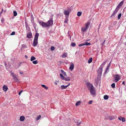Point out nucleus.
Wrapping results in <instances>:
<instances>
[{"label":"nucleus","mask_w":126,"mask_h":126,"mask_svg":"<svg viewBox=\"0 0 126 126\" xmlns=\"http://www.w3.org/2000/svg\"><path fill=\"white\" fill-rule=\"evenodd\" d=\"M51 50L52 51H53L55 49V47L53 46H51L50 48Z\"/></svg>","instance_id":"c03bdc74"},{"label":"nucleus","mask_w":126,"mask_h":126,"mask_svg":"<svg viewBox=\"0 0 126 126\" xmlns=\"http://www.w3.org/2000/svg\"><path fill=\"white\" fill-rule=\"evenodd\" d=\"M99 28H100V27H98V31H99Z\"/></svg>","instance_id":"0e129e2a"},{"label":"nucleus","mask_w":126,"mask_h":126,"mask_svg":"<svg viewBox=\"0 0 126 126\" xmlns=\"http://www.w3.org/2000/svg\"><path fill=\"white\" fill-rule=\"evenodd\" d=\"M39 36V34L38 33H36L35 35L33 42L32 44V46L34 47L36 46L38 44V39Z\"/></svg>","instance_id":"f03ea898"},{"label":"nucleus","mask_w":126,"mask_h":126,"mask_svg":"<svg viewBox=\"0 0 126 126\" xmlns=\"http://www.w3.org/2000/svg\"><path fill=\"white\" fill-rule=\"evenodd\" d=\"M84 45H85L84 43H83V44H80L79 45V47H81V46H84Z\"/></svg>","instance_id":"49530a36"},{"label":"nucleus","mask_w":126,"mask_h":126,"mask_svg":"<svg viewBox=\"0 0 126 126\" xmlns=\"http://www.w3.org/2000/svg\"><path fill=\"white\" fill-rule=\"evenodd\" d=\"M36 59V58L34 56H32L31 58V61H33Z\"/></svg>","instance_id":"c756f323"},{"label":"nucleus","mask_w":126,"mask_h":126,"mask_svg":"<svg viewBox=\"0 0 126 126\" xmlns=\"http://www.w3.org/2000/svg\"><path fill=\"white\" fill-rule=\"evenodd\" d=\"M111 87L112 88H114L115 87V84L114 83H112L111 85Z\"/></svg>","instance_id":"a19ab883"},{"label":"nucleus","mask_w":126,"mask_h":126,"mask_svg":"<svg viewBox=\"0 0 126 126\" xmlns=\"http://www.w3.org/2000/svg\"><path fill=\"white\" fill-rule=\"evenodd\" d=\"M81 121L80 122H78L77 121V125L78 126H79L80 125L81 123Z\"/></svg>","instance_id":"a18cd8bd"},{"label":"nucleus","mask_w":126,"mask_h":126,"mask_svg":"<svg viewBox=\"0 0 126 126\" xmlns=\"http://www.w3.org/2000/svg\"><path fill=\"white\" fill-rule=\"evenodd\" d=\"M64 80L66 81H69L70 80V78L69 77H68L67 78H65Z\"/></svg>","instance_id":"a878e982"},{"label":"nucleus","mask_w":126,"mask_h":126,"mask_svg":"<svg viewBox=\"0 0 126 126\" xmlns=\"http://www.w3.org/2000/svg\"><path fill=\"white\" fill-rule=\"evenodd\" d=\"M29 32L27 33V37L29 38H31L32 36V33L31 32Z\"/></svg>","instance_id":"f8f14e48"},{"label":"nucleus","mask_w":126,"mask_h":126,"mask_svg":"<svg viewBox=\"0 0 126 126\" xmlns=\"http://www.w3.org/2000/svg\"><path fill=\"white\" fill-rule=\"evenodd\" d=\"M87 85L88 87V89L90 90V89H91V88H93L94 87V86L92 84H91L90 83H87Z\"/></svg>","instance_id":"9b49d317"},{"label":"nucleus","mask_w":126,"mask_h":126,"mask_svg":"<svg viewBox=\"0 0 126 126\" xmlns=\"http://www.w3.org/2000/svg\"><path fill=\"white\" fill-rule=\"evenodd\" d=\"M61 72L63 74V73H64L65 72H64L63 70H62L61 69Z\"/></svg>","instance_id":"5fc2aeb1"},{"label":"nucleus","mask_w":126,"mask_h":126,"mask_svg":"<svg viewBox=\"0 0 126 126\" xmlns=\"http://www.w3.org/2000/svg\"><path fill=\"white\" fill-rule=\"evenodd\" d=\"M108 117L109 118L110 120H112L113 119H115V118L114 117H112L110 116H109Z\"/></svg>","instance_id":"c85d7f7f"},{"label":"nucleus","mask_w":126,"mask_h":126,"mask_svg":"<svg viewBox=\"0 0 126 126\" xmlns=\"http://www.w3.org/2000/svg\"><path fill=\"white\" fill-rule=\"evenodd\" d=\"M119 6H117V7L115 9V10H114V12L116 14L119 9L120 7H118Z\"/></svg>","instance_id":"4be33fe9"},{"label":"nucleus","mask_w":126,"mask_h":126,"mask_svg":"<svg viewBox=\"0 0 126 126\" xmlns=\"http://www.w3.org/2000/svg\"><path fill=\"white\" fill-rule=\"evenodd\" d=\"M68 36L69 37V38L70 40H71V36L69 34H68Z\"/></svg>","instance_id":"bf43d9fd"},{"label":"nucleus","mask_w":126,"mask_h":126,"mask_svg":"<svg viewBox=\"0 0 126 126\" xmlns=\"http://www.w3.org/2000/svg\"><path fill=\"white\" fill-rule=\"evenodd\" d=\"M90 93L92 95H94L95 94V89L94 87L93 88L90 89Z\"/></svg>","instance_id":"1a4fd4ad"},{"label":"nucleus","mask_w":126,"mask_h":126,"mask_svg":"<svg viewBox=\"0 0 126 126\" xmlns=\"http://www.w3.org/2000/svg\"><path fill=\"white\" fill-rule=\"evenodd\" d=\"M19 73H20V75H21V74H23V73L21 71H20L19 72Z\"/></svg>","instance_id":"4d7b16f0"},{"label":"nucleus","mask_w":126,"mask_h":126,"mask_svg":"<svg viewBox=\"0 0 126 126\" xmlns=\"http://www.w3.org/2000/svg\"><path fill=\"white\" fill-rule=\"evenodd\" d=\"M90 24V22H87L85 24V27L81 28V31L83 32L87 31L89 27Z\"/></svg>","instance_id":"7ed1b4c3"},{"label":"nucleus","mask_w":126,"mask_h":126,"mask_svg":"<svg viewBox=\"0 0 126 126\" xmlns=\"http://www.w3.org/2000/svg\"><path fill=\"white\" fill-rule=\"evenodd\" d=\"M71 45L73 47H74L76 46V44L75 43H72L71 44Z\"/></svg>","instance_id":"e433bc0d"},{"label":"nucleus","mask_w":126,"mask_h":126,"mask_svg":"<svg viewBox=\"0 0 126 126\" xmlns=\"http://www.w3.org/2000/svg\"><path fill=\"white\" fill-rule=\"evenodd\" d=\"M39 23L40 25H41L43 28H49L53 25V21L52 18L48 21L46 23L42 21L39 22Z\"/></svg>","instance_id":"f257e3e1"},{"label":"nucleus","mask_w":126,"mask_h":126,"mask_svg":"<svg viewBox=\"0 0 126 126\" xmlns=\"http://www.w3.org/2000/svg\"><path fill=\"white\" fill-rule=\"evenodd\" d=\"M41 118V116L40 115H39L37 117L36 119L37 121L39 119H40Z\"/></svg>","instance_id":"58836bf2"},{"label":"nucleus","mask_w":126,"mask_h":126,"mask_svg":"<svg viewBox=\"0 0 126 126\" xmlns=\"http://www.w3.org/2000/svg\"><path fill=\"white\" fill-rule=\"evenodd\" d=\"M54 83H55V84L56 85H57V83L56 82H54Z\"/></svg>","instance_id":"69168bd1"},{"label":"nucleus","mask_w":126,"mask_h":126,"mask_svg":"<svg viewBox=\"0 0 126 126\" xmlns=\"http://www.w3.org/2000/svg\"><path fill=\"white\" fill-rule=\"evenodd\" d=\"M3 90L4 92L6 91L8 89V88L7 86L6 85H4L2 87Z\"/></svg>","instance_id":"2eb2a0df"},{"label":"nucleus","mask_w":126,"mask_h":126,"mask_svg":"<svg viewBox=\"0 0 126 126\" xmlns=\"http://www.w3.org/2000/svg\"><path fill=\"white\" fill-rule=\"evenodd\" d=\"M1 22H3L4 21V20L3 19H1Z\"/></svg>","instance_id":"e2e57ef3"},{"label":"nucleus","mask_w":126,"mask_h":126,"mask_svg":"<svg viewBox=\"0 0 126 126\" xmlns=\"http://www.w3.org/2000/svg\"><path fill=\"white\" fill-rule=\"evenodd\" d=\"M25 118L24 116H21L20 117V120L21 121H22L24 120Z\"/></svg>","instance_id":"aec40b11"},{"label":"nucleus","mask_w":126,"mask_h":126,"mask_svg":"<svg viewBox=\"0 0 126 126\" xmlns=\"http://www.w3.org/2000/svg\"><path fill=\"white\" fill-rule=\"evenodd\" d=\"M74 67V64L73 63H71V64L69 68V69L71 71H72Z\"/></svg>","instance_id":"ddd939ff"},{"label":"nucleus","mask_w":126,"mask_h":126,"mask_svg":"<svg viewBox=\"0 0 126 126\" xmlns=\"http://www.w3.org/2000/svg\"><path fill=\"white\" fill-rule=\"evenodd\" d=\"M66 16V17H65L66 19H65L68 20V16Z\"/></svg>","instance_id":"13d9d810"},{"label":"nucleus","mask_w":126,"mask_h":126,"mask_svg":"<svg viewBox=\"0 0 126 126\" xmlns=\"http://www.w3.org/2000/svg\"><path fill=\"white\" fill-rule=\"evenodd\" d=\"M119 6H117V7L115 9V10H114V12L116 14L119 9L120 7H118Z\"/></svg>","instance_id":"5701e85b"},{"label":"nucleus","mask_w":126,"mask_h":126,"mask_svg":"<svg viewBox=\"0 0 126 126\" xmlns=\"http://www.w3.org/2000/svg\"><path fill=\"white\" fill-rule=\"evenodd\" d=\"M32 62L34 64H37L38 63V62L37 60L33 61Z\"/></svg>","instance_id":"79ce46f5"},{"label":"nucleus","mask_w":126,"mask_h":126,"mask_svg":"<svg viewBox=\"0 0 126 126\" xmlns=\"http://www.w3.org/2000/svg\"><path fill=\"white\" fill-rule=\"evenodd\" d=\"M63 75L64 76H65L66 77H67V75L65 72L64 73H63Z\"/></svg>","instance_id":"864d4df0"},{"label":"nucleus","mask_w":126,"mask_h":126,"mask_svg":"<svg viewBox=\"0 0 126 126\" xmlns=\"http://www.w3.org/2000/svg\"><path fill=\"white\" fill-rule=\"evenodd\" d=\"M33 24V26L35 29V30H36L37 29V25L34 23H32Z\"/></svg>","instance_id":"393cba45"},{"label":"nucleus","mask_w":126,"mask_h":126,"mask_svg":"<svg viewBox=\"0 0 126 126\" xmlns=\"http://www.w3.org/2000/svg\"><path fill=\"white\" fill-rule=\"evenodd\" d=\"M104 98L105 100L108 99L109 98V96L107 95H105L104 96Z\"/></svg>","instance_id":"2f4dec72"},{"label":"nucleus","mask_w":126,"mask_h":126,"mask_svg":"<svg viewBox=\"0 0 126 126\" xmlns=\"http://www.w3.org/2000/svg\"><path fill=\"white\" fill-rule=\"evenodd\" d=\"M15 32H12L11 33V35H13L15 34Z\"/></svg>","instance_id":"de8ad7c7"},{"label":"nucleus","mask_w":126,"mask_h":126,"mask_svg":"<svg viewBox=\"0 0 126 126\" xmlns=\"http://www.w3.org/2000/svg\"><path fill=\"white\" fill-rule=\"evenodd\" d=\"M109 67L108 66H107L105 70V73H106L107 72V70H108L109 69Z\"/></svg>","instance_id":"ea45409f"},{"label":"nucleus","mask_w":126,"mask_h":126,"mask_svg":"<svg viewBox=\"0 0 126 126\" xmlns=\"http://www.w3.org/2000/svg\"><path fill=\"white\" fill-rule=\"evenodd\" d=\"M119 6H117V7L115 9V10H114V12L116 14L119 9L120 7H118Z\"/></svg>","instance_id":"412c9836"},{"label":"nucleus","mask_w":126,"mask_h":126,"mask_svg":"<svg viewBox=\"0 0 126 126\" xmlns=\"http://www.w3.org/2000/svg\"><path fill=\"white\" fill-rule=\"evenodd\" d=\"M114 81L115 82H117L120 79V75L119 74H117L114 75Z\"/></svg>","instance_id":"39448f33"},{"label":"nucleus","mask_w":126,"mask_h":126,"mask_svg":"<svg viewBox=\"0 0 126 126\" xmlns=\"http://www.w3.org/2000/svg\"><path fill=\"white\" fill-rule=\"evenodd\" d=\"M106 62H107V61H106L105 62H104L103 63H102V64H101V65L100 66L99 68H100L101 67L102 68V67H103L105 65V64L106 63Z\"/></svg>","instance_id":"6ab92c4d"},{"label":"nucleus","mask_w":126,"mask_h":126,"mask_svg":"<svg viewBox=\"0 0 126 126\" xmlns=\"http://www.w3.org/2000/svg\"><path fill=\"white\" fill-rule=\"evenodd\" d=\"M111 62H110L108 65V66L109 67H110V63Z\"/></svg>","instance_id":"052dcab7"},{"label":"nucleus","mask_w":126,"mask_h":126,"mask_svg":"<svg viewBox=\"0 0 126 126\" xmlns=\"http://www.w3.org/2000/svg\"><path fill=\"white\" fill-rule=\"evenodd\" d=\"M92 61V58H90L88 61V63H91Z\"/></svg>","instance_id":"7c9ffc66"},{"label":"nucleus","mask_w":126,"mask_h":126,"mask_svg":"<svg viewBox=\"0 0 126 126\" xmlns=\"http://www.w3.org/2000/svg\"><path fill=\"white\" fill-rule=\"evenodd\" d=\"M41 86L46 89L47 90L48 89L47 87L45 85L42 84L41 85Z\"/></svg>","instance_id":"bb28decb"},{"label":"nucleus","mask_w":126,"mask_h":126,"mask_svg":"<svg viewBox=\"0 0 126 126\" xmlns=\"http://www.w3.org/2000/svg\"><path fill=\"white\" fill-rule=\"evenodd\" d=\"M122 83L124 85H125V81H123Z\"/></svg>","instance_id":"680f3d73"},{"label":"nucleus","mask_w":126,"mask_h":126,"mask_svg":"<svg viewBox=\"0 0 126 126\" xmlns=\"http://www.w3.org/2000/svg\"><path fill=\"white\" fill-rule=\"evenodd\" d=\"M82 14V12H81L79 11L77 13V15L78 16H81Z\"/></svg>","instance_id":"473e14b6"},{"label":"nucleus","mask_w":126,"mask_h":126,"mask_svg":"<svg viewBox=\"0 0 126 126\" xmlns=\"http://www.w3.org/2000/svg\"><path fill=\"white\" fill-rule=\"evenodd\" d=\"M92 102L93 101L92 100H90L89 101L88 103L90 104H92Z\"/></svg>","instance_id":"09e8293b"},{"label":"nucleus","mask_w":126,"mask_h":126,"mask_svg":"<svg viewBox=\"0 0 126 126\" xmlns=\"http://www.w3.org/2000/svg\"><path fill=\"white\" fill-rule=\"evenodd\" d=\"M81 102L79 101H78L77 102L76 104V106H78V105H79L80 104V103Z\"/></svg>","instance_id":"c9c22d12"},{"label":"nucleus","mask_w":126,"mask_h":126,"mask_svg":"<svg viewBox=\"0 0 126 126\" xmlns=\"http://www.w3.org/2000/svg\"><path fill=\"white\" fill-rule=\"evenodd\" d=\"M85 45L86 46L90 45H91V43H88L86 42L85 43H84Z\"/></svg>","instance_id":"4c0bfd02"},{"label":"nucleus","mask_w":126,"mask_h":126,"mask_svg":"<svg viewBox=\"0 0 126 126\" xmlns=\"http://www.w3.org/2000/svg\"><path fill=\"white\" fill-rule=\"evenodd\" d=\"M14 16H16L17 15V13L16 11H14L13 12Z\"/></svg>","instance_id":"f704fd0d"},{"label":"nucleus","mask_w":126,"mask_h":126,"mask_svg":"<svg viewBox=\"0 0 126 126\" xmlns=\"http://www.w3.org/2000/svg\"><path fill=\"white\" fill-rule=\"evenodd\" d=\"M71 12V9L68 8L67 10H63L64 14V15L68 16Z\"/></svg>","instance_id":"423d86ee"},{"label":"nucleus","mask_w":126,"mask_h":126,"mask_svg":"<svg viewBox=\"0 0 126 126\" xmlns=\"http://www.w3.org/2000/svg\"><path fill=\"white\" fill-rule=\"evenodd\" d=\"M70 85V83H69V84L65 86H64V85H62L61 86V88L62 89H64L66 88L68 86Z\"/></svg>","instance_id":"dca6fc26"},{"label":"nucleus","mask_w":126,"mask_h":126,"mask_svg":"<svg viewBox=\"0 0 126 126\" xmlns=\"http://www.w3.org/2000/svg\"><path fill=\"white\" fill-rule=\"evenodd\" d=\"M121 15H122V14H121V13H120V14H119V15H118V19H119L120 18L121 16Z\"/></svg>","instance_id":"37998d69"},{"label":"nucleus","mask_w":126,"mask_h":126,"mask_svg":"<svg viewBox=\"0 0 126 126\" xmlns=\"http://www.w3.org/2000/svg\"><path fill=\"white\" fill-rule=\"evenodd\" d=\"M68 20L65 19L64 21V23H67V22Z\"/></svg>","instance_id":"6e6d98bb"},{"label":"nucleus","mask_w":126,"mask_h":126,"mask_svg":"<svg viewBox=\"0 0 126 126\" xmlns=\"http://www.w3.org/2000/svg\"><path fill=\"white\" fill-rule=\"evenodd\" d=\"M105 41H106V40H105L104 41V42H103V43H105Z\"/></svg>","instance_id":"338daca9"},{"label":"nucleus","mask_w":126,"mask_h":126,"mask_svg":"<svg viewBox=\"0 0 126 126\" xmlns=\"http://www.w3.org/2000/svg\"><path fill=\"white\" fill-rule=\"evenodd\" d=\"M31 21L32 23H34V17L32 15H31Z\"/></svg>","instance_id":"f3484780"},{"label":"nucleus","mask_w":126,"mask_h":126,"mask_svg":"<svg viewBox=\"0 0 126 126\" xmlns=\"http://www.w3.org/2000/svg\"><path fill=\"white\" fill-rule=\"evenodd\" d=\"M27 46L25 44H23L22 45V47H26Z\"/></svg>","instance_id":"8fccbe9b"},{"label":"nucleus","mask_w":126,"mask_h":126,"mask_svg":"<svg viewBox=\"0 0 126 126\" xmlns=\"http://www.w3.org/2000/svg\"><path fill=\"white\" fill-rule=\"evenodd\" d=\"M119 6H117V7L115 9V10H114V12L116 14L119 9L120 7H118Z\"/></svg>","instance_id":"b1692460"},{"label":"nucleus","mask_w":126,"mask_h":126,"mask_svg":"<svg viewBox=\"0 0 126 126\" xmlns=\"http://www.w3.org/2000/svg\"><path fill=\"white\" fill-rule=\"evenodd\" d=\"M60 76L62 79L64 80V79L65 77L63 76L62 74H60Z\"/></svg>","instance_id":"72a5a7b5"},{"label":"nucleus","mask_w":126,"mask_h":126,"mask_svg":"<svg viewBox=\"0 0 126 126\" xmlns=\"http://www.w3.org/2000/svg\"><path fill=\"white\" fill-rule=\"evenodd\" d=\"M11 75L13 77L14 80L16 82H18L19 81L17 78V76L16 74H15L13 72L11 73Z\"/></svg>","instance_id":"20e7f679"},{"label":"nucleus","mask_w":126,"mask_h":126,"mask_svg":"<svg viewBox=\"0 0 126 126\" xmlns=\"http://www.w3.org/2000/svg\"><path fill=\"white\" fill-rule=\"evenodd\" d=\"M116 14L114 12H113L111 16V17L114 16Z\"/></svg>","instance_id":"3c124183"},{"label":"nucleus","mask_w":126,"mask_h":126,"mask_svg":"<svg viewBox=\"0 0 126 126\" xmlns=\"http://www.w3.org/2000/svg\"><path fill=\"white\" fill-rule=\"evenodd\" d=\"M67 54L66 53H64L62 55V57L63 58H64L66 57H67Z\"/></svg>","instance_id":"cd10ccee"},{"label":"nucleus","mask_w":126,"mask_h":126,"mask_svg":"<svg viewBox=\"0 0 126 126\" xmlns=\"http://www.w3.org/2000/svg\"><path fill=\"white\" fill-rule=\"evenodd\" d=\"M23 92L22 91H21L20 92H19L18 93V95H20L21 94V93Z\"/></svg>","instance_id":"603ef678"},{"label":"nucleus","mask_w":126,"mask_h":126,"mask_svg":"<svg viewBox=\"0 0 126 126\" xmlns=\"http://www.w3.org/2000/svg\"><path fill=\"white\" fill-rule=\"evenodd\" d=\"M118 119L120 121H122L123 122L125 121V119L124 117H122L121 116H120L118 118Z\"/></svg>","instance_id":"4468645a"},{"label":"nucleus","mask_w":126,"mask_h":126,"mask_svg":"<svg viewBox=\"0 0 126 126\" xmlns=\"http://www.w3.org/2000/svg\"><path fill=\"white\" fill-rule=\"evenodd\" d=\"M103 71V69L102 67L99 68L98 70V73L97 75V77H101L102 72Z\"/></svg>","instance_id":"0eeeda50"},{"label":"nucleus","mask_w":126,"mask_h":126,"mask_svg":"<svg viewBox=\"0 0 126 126\" xmlns=\"http://www.w3.org/2000/svg\"><path fill=\"white\" fill-rule=\"evenodd\" d=\"M125 0H123L122 1L118 4V5L117 6H119L118 7L120 8V7L121 6L123 3H124V1H125Z\"/></svg>","instance_id":"a211bd4d"},{"label":"nucleus","mask_w":126,"mask_h":126,"mask_svg":"<svg viewBox=\"0 0 126 126\" xmlns=\"http://www.w3.org/2000/svg\"><path fill=\"white\" fill-rule=\"evenodd\" d=\"M25 23L27 32H31L30 29L28 25V23L26 20H25Z\"/></svg>","instance_id":"6e6552de"},{"label":"nucleus","mask_w":126,"mask_h":126,"mask_svg":"<svg viewBox=\"0 0 126 126\" xmlns=\"http://www.w3.org/2000/svg\"><path fill=\"white\" fill-rule=\"evenodd\" d=\"M101 25V23L100 24H99V27H100V26Z\"/></svg>","instance_id":"774afa93"},{"label":"nucleus","mask_w":126,"mask_h":126,"mask_svg":"<svg viewBox=\"0 0 126 126\" xmlns=\"http://www.w3.org/2000/svg\"><path fill=\"white\" fill-rule=\"evenodd\" d=\"M101 77H97V78L95 79V83L97 84H98L99 82Z\"/></svg>","instance_id":"9d476101"}]
</instances>
